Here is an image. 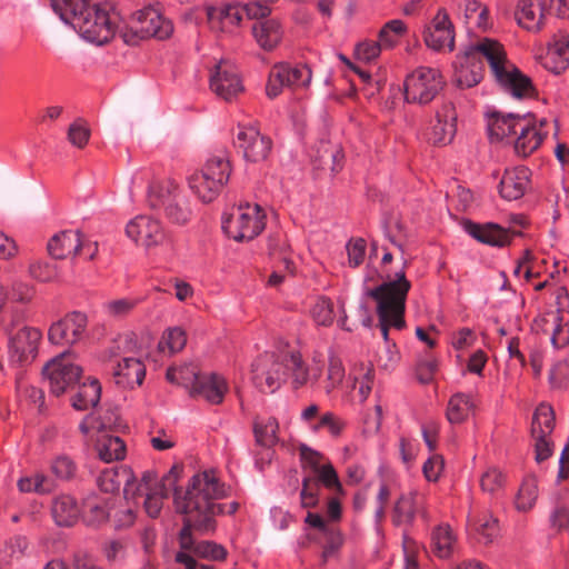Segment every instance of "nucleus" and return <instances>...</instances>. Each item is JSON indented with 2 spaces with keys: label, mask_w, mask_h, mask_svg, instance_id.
I'll return each instance as SVG.
<instances>
[{
  "label": "nucleus",
  "mask_w": 569,
  "mask_h": 569,
  "mask_svg": "<svg viewBox=\"0 0 569 569\" xmlns=\"http://www.w3.org/2000/svg\"><path fill=\"white\" fill-rule=\"evenodd\" d=\"M486 59L497 81L517 98L535 96L530 78L521 73L506 60L502 46L485 38L469 46L460 57V67L456 71V82L460 88H470L482 79L483 61Z\"/></svg>",
  "instance_id": "obj_1"
},
{
  "label": "nucleus",
  "mask_w": 569,
  "mask_h": 569,
  "mask_svg": "<svg viewBox=\"0 0 569 569\" xmlns=\"http://www.w3.org/2000/svg\"><path fill=\"white\" fill-rule=\"evenodd\" d=\"M226 496L224 486L219 481L213 470L198 472L191 477L186 490L177 487L173 492V505L178 513L189 518L207 530L216 529V516L224 509L216 500Z\"/></svg>",
  "instance_id": "obj_2"
},
{
  "label": "nucleus",
  "mask_w": 569,
  "mask_h": 569,
  "mask_svg": "<svg viewBox=\"0 0 569 569\" xmlns=\"http://www.w3.org/2000/svg\"><path fill=\"white\" fill-rule=\"evenodd\" d=\"M49 2L53 11L87 41L101 46L114 37L118 14L110 3L92 0H49Z\"/></svg>",
  "instance_id": "obj_3"
},
{
  "label": "nucleus",
  "mask_w": 569,
  "mask_h": 569,
  "mask_svg": "<svg viewBox=\"0 0 569 569\" xmlns=\"http://www.w3.org/2000/svg\"><path fill=\"white\" fill-rule=\"evenodd\" d=\"M410 287L405 273L400 272L395 280L383 282L367 292L377 302L379 320L377 328L386 343L391 342L389 339L391 327L398 330L406 327V300Z\"/></svg>",
  "instance_id": "obj_4"
},
{
  "label": "nucleus",
  "mask_w": 569,
  "mask_h": 569,
  "mask_svg": "<svg viewBox=\"0 0 569 569\" xmlns=\"http://www.w3.org/2000/svg\"><path fill=\"white\" fill-rule=\"evenodd\" d=\"M231 174V164L227 158L212 157L189 179V187L203 201H213L223 190Z\"/></svg>",
  "instance_id": "obj_5"
},
{
  "label": "nucleus",
  "mask_w": 569,
  "mask_h": 569,
  "mask_svg": "<svg viewBox=\"0 0 569 569\" xmlns=\"http://www.w3.org/2000/svg\"><path fill=\"white\" fill-rule=\"evenodd\" d=\"M266 227V214L259 204L233 207L223 220L224 233L236 241H249L259 236Z\"/></svg>",
  "instance_id": "obj_6"
},
{
  "label": "nucleus",
  "mask_w": 569,
  "mask_h": 569,
  "mask_svg": "<svg viewBox=\"0 0 569 569\" xmlns=\"http://www.w3.org/2000/svg\"><path fill=\"white\" fill-rule=\"evenodd\" d=\"M49 390L60 397L79 383L82 368L76 362V353L68 350L52 358L42 369Z\"/></svg>",
  "instance_id": "obj_7"
},
{
  "label": "nucleus",
  "mask_w": 569,
  "mask_h": 569,
  "mask_svg": "<svg viewBox=\"0 0 569 569\" xmlns=\"http://www.w3.org/2000/svg\"><path fill=\"white\" fill-rule=\"evenodd\" d=\"M446 81L438 69L420 67L405 81V99L410 103L427 104L445 88Z\"/></svg>",
  "instance_id": "obj_8"
},
{
  "label": "nucleus",
  "mask_w": 569,
  "mask_h": 569,
  "mask_svg": "<svg viewBox=\"0 0 569 569\" xmlns=\"http://www.w3.org/2000/svg\"><path fill=\"white\" fill-rule=\"evenodd\" d=\"M87 327L84 312L70 311L49 327L48 340L56 346H73L84 338Z\"/></svg>",
  "instance_id": "obj_9"
},
{
  "label": "nucleus",
  "mask_w": 569,
  "mask_h": 569,
  "mask_svg": "<svg viewBox=\"0 0 569 569\" xmlns=\"http://www.w3.org/2000/svg\"><path fill=\"white\" fill-rule=\"evenodd\" d=\"M133 30L141 40L150 38L167 40L173 33V24L162 16L159 9L148 6L134 12Z\"/></svg>",
  "instance_id": "obj_10"
},
{
  "label": "nucleus",
  "mask_w": 569,
  "mask_h": 569,
  "mask_svg": "<svg viewBox=\"0 0 569 569\" xmlns=\"http://www.w3.org/2000/svg\"><path fill=\"white\" fill-rule=\"evenodd\" d=\"M284 377V363L273 353L259 356L252 365V381L261 392H274Z\"/></svg>",
  "instance_id": "obj_11"
},
{
  "label": "nucleus",
  "mask_w": 569,
  "mask_h": 569,
  "mask_svg": "<svg viewBox=\"0 0 569 569\" xmlns=\"http://www.w3.org/2000/svg\"><path fill=\"white\" fill-rule=\"evenodd\" d=\"M236 143L244 159L253 163L267 160L272 150V140L254 126L239 124Z\"/></svg>",
  "instance_id": "obj_12"
},
{
  "label": "nucleus",
  "mask_w": 569,
  "mask_h": 569,
  "mask_svg": "<svg viewBox=\"0 0 569 569\" xmlns=\"http://www.w3.org/2000/svg\"><path fill=\"white\" fill-rule=\"evenodd\" d=\"M210 89L226 101L236 99L244 90L237 67L228 60H220L210 76Z\"/></svg>",
  "instance_id": "obj_13"
},
{
  "label": "nucleus",
  "mask_w": 569,
  "mask_h": 569,
  "mask_svg": "<svg viewBox=\"0 0 569 569\" xmlns=\"http://www.w3.org/2000/svg\"><path fill=\"white\" fill-rule=\"evenodd\" d=\"M42 333L33 327H23L11 338L9 345L10 359L19 365L32 362L39 350Z\"/></svg>",
  "instance_id": "obj_14"
},
{
  "label": "nucleus",
  "mask_w": 569,
  "mask_h": 569,
  "mask_svg": "<svg viewBox=\"0 0 569 569\" xmlns=\"http://www.w3.org/2000/svg\"><path fill=\"white\" fill-rule=\"evenodd\" d=\"M425 42L435 51H452L455 48L453 26L445 9H440L425 30Z\"/></svg>",
  "instance_id": "obj_15"
},
{
  "label": "nucleus",
  "mask_w": 569,
  "mask_h": 569,
  "mask_svg": "<svg viewBox=\"0 0 569 569\" xmlns=\"http://www.w3.org/2000/svg\"><path fill=\"white\" fill-rule=\"evenodd\" d=\"M425 503L426 497L419 491H410L401 495L392 510V523L398 527H409L418 516L427 520L428 515L425 509Z\"/></svg>",
  "instance_id": "obj_16"
},
{
  "label": "nucleus",
  "mask_w": 569,
  "mask_h": 569,
  "mask_svg": "<svg viewBox=\"0 0 569 569\" xmlns=\"http://www.w3.org/2000/svg\"><path fill=\"white\" fill-rule=\"evenodd\" d=\"M456 132L457 112L455 106L450 101L443 102L431 121L428 139L435 146H446L452 141Z\"/></svg>",
  "instance_id": "obj_17"
},
{
  "label": "nucleus",
  "mask_w": 569,
  "mask_h": 569,
  "mask_svg": "<svg viewBox=\"0 0 569 569\" xmlns=\"http://www.w3.org/2000/svg\"><path fill=\"white\" fill-rule=\"evenodd\" d=\"M126 232L137 244L146 248L158 246L164 239L160 221L143 214L133 218L127 224Z\"/></svg>",
  "instance_id": "obj_18"
},
{
  "label": "nucleus",
  "mask_w": 569,
  "mask_h": 569,
  "mask_svg": "<svg viewBox=\"0 0 569 569\" xmlns=\"http://www.w3.org/2000/svg\"><path fill=\"white\" fill-rule=\"evenodd\" d=\"M182 471V466L173 465L159 481V485H156L153 490L147 493V497L143 500V508L150 518L154 519L160 516L163 501L168 498L169 490L172 489L173 492H176Z\"/></svg>",
  "instance_id": "obj_19"
},
{
  "label": "nucleus",
  "mask_w": 569,
  "mask_h": 569,
  "mask_svg": "<svg viewBox=\"0 0 569 569\" xmlns=\"http://www.w3.org/2000/svg\"><path fill=\"white\" fill-rule=\"evenodd\" d=\"M228 390V382L221 375L216 372L201 373L189 395L192 398H202L211 405H220Z\"/></svg>",
  "instance_id": "obj_20"
},
{
  "label": "nucleus",
  "mask_w": 569,
  "mask_h": 569,
  "mask_svg": "<svg viewBox=\"0 0 569 569\" xmlns=\"http://www.w3.org/2000/svg\"><path fill=\"white\" fill-rule=\"evenodd\" d=\"M243 9L240 6L227 4L221 8H209L207 17L210 28L220 33L233 34L242 21Z\"/></svg>",
  "instance_id": "obj_21"
},
{
  "label": "nucleus",
  "mask_w": 569,
  "mask_h": 569,
  "mask_svg": "<svg viewBox=\"0 0 569 569\" xmlns=\"http://www.w3.org/2000/svg\"><path fill=\"white\" fill-rule=\"evenodd\" d=\"M529 186V170L525 167L507 169L499 183V193L507 201L520 199Z\"/></svg>",
  "instance_id": "obj_22"
},
{
  "label": "nucleus",
  "mask_w": 569,
  "mask_h": 569,
  "mask_svg": "<svg viewBox=\"0 0 569 569\" xmlns=\"http://www.w3.org/2000/svg\"><path fill=\"white\" fill-rule=\"evenodd\" d=\"M542 66L558 74L569 66V36L566 32H559L553 42L549 44L546 54L541 58Z\"/></svg>",
  "instance_id": "obj_23"
},
{
  "label": "nucleus",
  "mask_w": 569,
  "mask_h": 569,
  "mask_svg": "<svg viewBox=\"0 0 569 569\" xmlns=\"http://www.w3.org/2000/svg\"><path fill=\"white\" fill-rule=\"evenodd\" d=\"M468 233L482 243L502 247L510 242V239L520 234V231L509 230L496 223L467 226Z\"/></svg>",
  "instance_id": "obj_24"
},
{
  "label": "nucleus",
  "mask_w": 569,
  "mask_h": 569,
  "mask_svg": "<svg viewBox=\"0 0 569 569\" xmlns=\"http://www.w3.org/2000/svg\"><path fill=\"white\" fill-rule=\"evenodd\" d=\"M146 377V367L137 358H123L113 371L114 382L123 389L141 386Z\"/></svg>",
  "instance_id": "obj_25"
},
{
  "label": "nucleus",
  "mask_w": 569,
  "mask_h": 569,
  "mask_svg": "<svg viewBox=\"0 0 569 569\" xmlns=\"http://www.w3.org/2000/svg\"><path fill=\"white\" fill-rule=\"evenodd\" d=\"M83 247L78 230H64L54 234L47 244L49 254L54 259H67L76 256Z\"/></svg>",
  "instance_id": "obj_26"
},
{
  "label": "nucleus",
  "mask_w": 569,
  "mask_h": 569,
  "mask_svg": "<svg viewBox=\"0 0 569 569\" xmlns=\"http://www.w3.org/2000/svg\"><path fill=\"white\" fill-rule=\"evenodd\" d=\"M561 317L559 312H547L535 320L537 331L550 333V340L555 348H562L569 343V321L565 325L560 323Z\"/></svg>",
  "instance_id": "obj_27"
},
{
  "label": "nucleus",
  "mask_w": 569,
  "mask_h": 569,
  "mask_svg": "<svg viewBox=\"0 0 569 569\" xmlns=\"http://www.w3.org/2000/svg\"><path fill=\"white\" fill-rule=\"evenodd\" d=\"M547 124L546 120L540 121L539 128L532 122L530 114H527V126L523 130H518V137L515 141V150L521 157H527L536 151L547 134L541 128Z\"/></svg>",
  "instance_id": "obj_28"
},
{
  "label": "nucleus",
  "mask_w": 569,
  "mask_h": 569,
  "mask_svg": "<svg viewBox=\"0 0 569 569\" xmlns=\"http://www.w3.org/2000/svg\"><path fill=\"white\" fill-rule=\"evenodd\" d=\"M51 513L60 527H72L79 519L80 509L74 497L60 495L52 500Z\"/></svg>",
  "instance_id": "obj_29"
},
{
  "label": "nucleus",
  "mask_w": 569,
  "mask_h": 569,
  "mask_svg": "<svg viewBox=\"0 0 569 569\" xmlns=\"http://www.w3.org/2000/svg\"><path fill=\"white\" fill-rule=\"evenodd\" d=\"M312 160L318 169L336 173L342 168L343 154L338 144L320 141L312 154Z\"/></svg>",
  "instance_id": "obj_30"
},
{
  "label": "nucleus",
  "mask_w": 569,
  "mask_h": 569,
  "mask_svg": "<svg viewBox=\"0 0 569 569\" xmlns=\"http://www.w3.org/2000/svg\"><path fill=\"white\" fill-rule=\"evenodd\" d=\"M546 7L533 0H520L517 6L516 19L528 31L538 32L543 27Z\"/></svg>",
  "instance_id": "obj_31"
},
{
  "label": "nucleus",
  "mask_w": 569,
  "mask_h": 569,
  "mask_svg": "<svg viewBox=\"0 0 569 569\" xmlns=\"http://www.w3.org/2000/svg\"><path fill=\"white\" fill-rule=\"evenodd\" d=\"M252 33L260 48L267 51L273 50L282 39L281 26L273 19L256 21Z\"/></svg>",
  "instance_id": "obj_32"
},
{
  "label": "nucleus",
  "mask_w": 569,
  "mask_h": 569,
  "mask_svg": "<svg viewBox=\"0 0 569 569\" xmlns=\"http://www.w3.org/2000/svg\"><path fill=\"white\" fill-rule=\"evenodd\" d=\"M526 126L527 116L496 113L489 124V131L492 137L501 140L506 137L518 134V130H523Z\"/></svg>",
  "instance_id": "obj_33"
},
{
  "label": "nucleus",
  "mask_w": 569,
  "mask_h": 569,
  "mask_svg": "<svg viewBox=\"0 0 569 569\" xmlns=\"http://www.w3.org/2000/svg\"><path fill=\"white\" fill-rule=\"evenodd\" d=\"M110 517V500L98 496H89L83 501L82 519L91 527L106 523Z\"/></svg>",
  "instance_id": "obj_34"
},
{
  "label": "nucleus",
  "mask_w": 569,
  "mask_h": 569,
  "mask_svg": "<svg viewBox=\"0 0 569 569\" xmlns=\"http://www.w3.org/2000/svg\"><path fill=\"white\" fill-rule=\"evenodd\" d=\"M180 192L179 186L174 181L167 179L150 186L148 200L153 209L163 208L166 210L168 203L173 201Z\"/></svg>",
  "instance_id": "obj_35"
},
{
  "label": "nucleus",
  "mask_w": 569,
  "mask_h": 569,
  "mask_svg": "<svg viewBox=\"0 0 569 569\" xmlns=\"http://www.w3.org/2000/svg\"><path fill=\"white\" fill-rule=\"evenodd\" d=\"M101 397V385L97 379L89 380L79 386L72 397V407L77 410H88L98 405Z\"/></svg>",
  "instance_id": "obj_36"
},
{
  "label": "nucleus",
  "mask_w": 569,
  "mask_h": 569,
  "mask_svg": "<svg viewBox=\"0 0 569 569\" xmlns=\"http://www.w3.org/2000/svg\"><path fill=\"white\" fill-rule=\"evenodd\" d=\"M431 547L435 555L441 559L449 558L453 553L456 536L448 525H440L433 529Z\"/></svg>",
  "instance_id": "obj_37"
},
{
  "label": "nucleus",
  "mask_w": 569,
  "mask_h": 569,
  "mask_svg": "<svg viewBox=\"0 0 569 569\" xmlns=\"http://www.w3.org/2000/svg\"><path fill=\"white\" fill-rule=\"evenodd\" d=\"M279 429L278 421L274 417L257 416L253 420V435L256 442L263 447L276 445L277 431Z\"/></svg>",
  "instance_id": "obj_38"
},
{
  "label": "nucleus",
  "mask_w": 569,
  "mask_h": 569,
  "mask_svg": "<svg viewBox=\"0 0 569 569\" xmlns=\"http://www.w3.org/2000/svg\"><path fill=\"white\" fill-rule=\"evenodd\" d=\"M99 458L104 462L122 460L127 448L124 441L118 436H103L97 443Z\"/></svg>",
  "instance_id": "obj_39"
},
{
  "label": "nucleus",
  "mask_w": 569,
  "mask_h": 569,
  "mask_svg": "<svg viewBox=\"0 0 569 569\" xmlns=\"http://www.w3.org/2000/svg\"><path fill=\"white\" fill-rule=\"evenodd\" d=\"M200 376L201 372L193 363L170 367L166 373L168 381L184 387L189 392L192 391V387H194Z\"/></svg>",
  "instance_id": "obj_40"
},
{
  "label": "nucleus",
  "mask_w": 569,
  "mask_h": 569,
  "mask_svg": "<svg viewBox=\"0 0 569 569\" xmlns=\"http://www.w3.org/2000/svg\"><path fill=\"white\" fill-rule=\"evenodd\" d=\"M156 485H159L157 479V475L151 471H147L142 475L141 480L139 482L134 481V479H130V476L126 479L124 483V499L136 500L138 497H147L148 492H151Z\"/></svg>",
  "instance_id": "obj_41"
},
{
  "label": "nucleus",
  "mask_w": 569,
  "mask_h": 569,
  "mask_svg": "<svg viewBox=\"0 0 569 569\" xmlns=\"http://www.w3.org/2000/svg\"><path fill=\"white\" fill-rule=\"evenodd\" d=\"M129 477L127 468H106L97 478V485L106 493L118 492L122 482Z\"/></svg>",
  "instance_id": "obj_42"
},
{
  "label": "nucleus",
  "mask_w": 569,
  "mask_h": 569,
  "mask_svg": "<svg viewBox=\"0 0 569 569\" xmlns=\"http://www.w3.org/2000/svg\"><path fill=\"white\" fill-rule=\"evenodd\" d=\"M473 409V403L469 396L465 393L453 395L447 407V419L450 423H461Z\"/></svg>",
  "instance_id": "obj_43"
},
{
  "label": "nucleus",
  "mask_w": 569,
  "mask_h": 569,
  "mask_svg": "<svg viewBox=\"0 0 569 569\" xmlns=\"http://www.w3.org/2000/svg\"><path fill=\"white\" fill-rule=\"evenodd\" d=\"M555 428V413L550 406L541 403L537 407L531 422V435L549 436Z\"/></svg>",
  "instance_id": "obj_44"
},
{
  "label": "nucleus",
  "mask_w": 569,
  "mask_h": 569,
  "mask_svg": "<svg viewBox=\"0 0 569 569\" xmlns=\"http://www.w3.org/2000/svg\"><path fill=\"white\" fill-rule=\"evenodd\" d=\"M287 76L286 62H278L271 67L266 84V94L268 98H277L281 94L284 87H289Z\"/></svg>",
  "instance_id": "obj_45"
},
{
  "label": "nucleus",
  "mask_w": 569,
  "mask_h": 569,
  "mask_svg": "<svg viewBox=\"0 0 569 569\" xmlns=\"http://www.w3.org/2000/svg\"><path fill=\"white\" fill-rule=\"evenodd\" d=\"M187 343V333L180 327L167 329L160 341L158 342V350L164 352L168 350L170 355L181 351Z\"/></svg>",
  "instance_id": "obj_46"
},
{
  "label": "nucleus",
  "mask_w": 569,
  "mask_h": 569,
  "mask_svg": "<svg viewBox=\"0 0 569 569\" xmlns=\"http://www.w3.org/2000/svg\"><path fill=\"white\" fill-rule=\"evenodd\" d=\"M166 217L176 224H186L191 217L189 201L182 192L173 201L168 203L164 210Z\"/></svg>",
  "instance_id": "obj_47"
},
{
  "label": "nucleus",
  "mask_w": 569,
  "mask_h": 569,
  "mask_svg": "<svg viewBox=\"0 0 569 569\" xmlns=\"http://www.w3.org/2000/svg\"><path fill=\"white\" fill-rule=\"evenodd\" d=\"M479 539L485 545L491 543L499 535L498 520L491 515L483 513L478 516L477 519H470Z\"/></svg>",
  "instance_id": "obj_48"
},
{
  "label": "nucleus",
  "mask_w": 569,
  "mask_h": 569,
  "mask_svg": "<svg viewBox=\"0 0 569 569\" xmlns=\"http://www.w3.org/2000/svg\"><path fill=\"white\" fill-rule=\"evenodd\" d=\"M537 498H538L537 480L535 478H528L522 482V485L516 496L515 506L518 511L527 512L530 509H532V507L536 503Z\"/></svg>",
  "instance_id": "obj_49"
},
{
  "label": "nucleus",
  "mask_w": 569,
  "mask_h": 569,
  "mask_svg": "<svg viewBox=\"0 0 569 569\" xmlns=\"http://www.w3.org/2000/svg\"><path fill=\"white\" fill-rule=\"evenodd\" d=\"M50 470L57 479L70 481L77 477L78 466L70 456L59 455L52 459Z\"/></svg>",
  "instance_id": "obj_50"
},
{
  "label": "nucleus",
  "mask_w": 569,
  "mask_h": 569,
  "mask_svg": "<svg viewBox=\"0 0 569 569\" xmlns=\"http://www.w3.org/2000/svg\"><path fill=\"white\" fill-rule=\"evenodd\" d=\"M284 368L292 370V385L296 389L302 387L309 381L308 369L305 367L301 353L299 351L291 352L284 359Z\"/></svg>",
  "instance_id": "obj_51"
},
{
  "label": "nucleus",
  "mask_w": 569,
  "mask_h": 569,
  "mask_svg": "<svg viewBox=\"0 0 569 569\" xmlns=\"http://www.w3.org/2000/svg\"><path fill=\"white\" fill-rule=\"evenodd\" d=\"M310 312L316 323L325 327L332 325L336 317L333 302L326 297L318 298Z\"/></svg>",
  "instance_id": "obj_52"
},
{
  "label": "nucleus",
  "mask_w": 569,
  "mask_h": 569,
  "mask_svg": "<svg viewBox=\"0 0 569 569\" xmlns=\"http://www.w3.org/2000/svg\"><path fill=\"white\" fill-rule=\"evenodd\" d=\"M316 475L317 477L313 478L318 480L319 485L321 483L327 489L333 490L337 493L342 492V486L338 478V473L330 462L321 465V467L317 469Z\"/></svg>",
  "instance_id": "obj_53"
},
{
  "label": "nucleus",
  "mask_w": 569,
  "mask_h": 569,
  "mask_svg": "<svg viewBox=\"0 0 569 569\" xmlns=\"http://www.w3.org/2000/svg\"><path fill=\"white\" fill-rule=\"evenodd\" d=\"M407 30V27L401 20H391L385 24L379 32V39L382 46L391 48Z\"/></svg>",
  "instance_id": "obj_54"
},
{
  "label": "nucleus",
  "mask_w": 569,
  "mask_h": 569,
  "mask_svg": "<svg viewBox=\"0 0 569 569\" xmlns=\"http://www.w3.org/2000/svg\"><path fill=\"white\" fill-rule=\"evenodd\" d=\"M300 500L302 508H315L319 501V483L312 477H305L300 491Z\"/></svg>",
  "instance_id": "obj_55"
},
{
  "label": "nucleus",
  "mask_w": 569,
  "mask_h": 569,
  "mask_svg": "<svg viewBox=\"0 0 569 569\" xmlns=\"http://www.w3.org/2000/svg\"><path fill=\"white\" fill-rule=\"evenodd\" d=\"M67 134L72 146L83 149L89 142L91 132L84 121L76 120L69 126Z\"/></svg>",
  "instance_id": "obj_56"
},
{
  "label": "nucleus",
  "mask_w": 569,
  "mask_h": 569,
  "mask_svg": "<svg viewBox=\"0 0 569 569\" xmlns=\"http://www.w3.org/2000/svg\"><path fill=\"white\" fill-rule=\"evenodd\" d=\"M286 72L288 73L289 88L307 86L311 81L312 72L305 64L292 66L286 62Z\"/></svg>",
  "instance_id": "obj_57"
},
{
  "label": "nucleus",
  "mask_w": 569,
  "mask_h": 569,
  "mask_svg": "<svg viewBox=\"0 0 569 569\" xmlns=\"http://www.w3.org/2000/svg\"><path fill=\"white\" fill-rule=\"evenodd\" d=\"M34 295V288L22 281H14L8 290L9 300L23 305L31 302Z\"/></svg>",
  "instance_id": "obj_58"
},
{
  "label": "nucleus",
  "mask_w": 569,
  "mask_h": 569,
  "mask_svg": "<svg viewBox=\"0 0 569 569\" xmlns=\"http://www.w3.org/2000/svg\"><path fill=\"white\" fill-rule=\"evenodd\" d=\"M196 553L201 558L211 559L214 561L224 560L228 552L226 548L213 541L199 542L194 548Z\"/></svg>",
  "instance_id": "obj_59"
},
{
  "label": "nucleus",
  "mask_w": 569,
  "mask_h": 569,
  "mask_svg": "<svg viewBox=\"0 0 569 569\" xmlns=\"http://www.w3.org/2000/svg\"><path fill=\"white\" fill-rule=\"evenodd\" d=\"M503 476L497 468H489L480 479L481 489L490 495L497 493L503 487Z\"/></svg>",
  "instance_id": "obj_60"
},
{
  "label": "nucleus",
  "mask_w": 569,
  "mask_h": 569,
  "mask_svg": "<svg viewBox=\"0 0 569 569\" xmlns=\"http://www.w3.org/2000/svg\"><path fill=\"white\" fill-rule=\"evenodd\" d=\"M139 302V299L122 298L109 301L106 309L110 316L121 318L129 315Z\"/></svg>",
  "instance_id": "obj_61"
},
{
  "label": "nucleus",
  "mask_w": 569,
  "mask_h": 569,
  "mask_svg": "<svg viewBox=\"0 0 569 569\" xmlns=\"http://www.w3.org/2000/svg\"><path fill=\"white\" fill-rule=\"evenodd\" d=\"M345 377V369L338 359H331L328 368L327 383L325 389L329 393L332 389L339 386Z\"/></svg>",
  "instance_id": "obj_62"
},
{
  "label": "nucleus",
  "mask_w": 569,
  "mask_h": 569,
  "mask_svg": "<svg viewBox=\"0 0 569 569\" xmlns=\"http://www.w3.org/2000/svg\"><path fill=\"white\" fill-rule=\"evenodd\" d=\"M535 448V458L538 463L545 461L552 455V442L549 436L531 435Z\"/></svg>",
  "instance_id": "obj_63"
},
{
  "label": "nucleus",
  "mask_w": 569,
  "mask_h": 569,
  "mask_svg": "<svg viewBox=\"0 0 569 569\" xmlns=\"http://www.w3.org/2000/svg\"><path fill=\"white\" fill-rule=\"evenodd\" d=\"M136 510L130 507L127 502L124 506H119L118 509L113 513V520L116 528H128L131 527L136 521Z\"/></svg>",
  "instance_id": "obj_64"
}]
</instances>
